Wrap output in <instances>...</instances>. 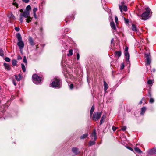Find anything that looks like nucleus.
I'll list each match as a JSON object with an SVG mask.
<instances>
[{
	"instance_id": "obj_2",
	"label": "nucleus",
	"mask_w": 156,
	"mask_h": 156,
	"mask_svg": "<svg viewBox=\"0 0 156 156\" xmlns=\"http://www.w3.org/2000/svg\"><path fill=\"white\" fill-rule=\"evenodd\" d=\"M51 85L53 87L59 88L61 87V81L59 79H55Z\"/></svg>"
},
{
	"instance_id": "obj_36",
	"label": "nucleus",
	"mask_w": 156,
	"mask_h": 156,
	"mask_svg": "<svg viewBox=\"0 0 156 156\" xmlns=\"http://www.w3.org/2000/svg\"><path fill=\"white\" fill-rule=\"evenodd\" d=\"M147 83L148 84H151L153 83V81L152 80H148Z\"/></svg>"
},
{
	"instance_id": "obj_53",
	"label": "nucleus",
	"mask_w": 156,
	"mask_h": 156,
	"mask_svg": "<svg viewBox=\"0 0 156 156\" xmlns=\"http://www.w3.org/2000/svg\"><path fill=\"white\" fill-rule=\"evenodd\" d=\"M13 83L15 86H16V83L15 82L14 80L13 81Z\"/></svg>"
},
{
	"instance_id": "obj_11",
	"label": "nucleus",
	"mask_w": 156,
	"mask_h": 156,
	"mask_svg": "<svg viewBox=\"0 0 156 156\" xmlns=\"http://www.w3.org/2000/svg\"><path fill=\"white\" fill-rule=\"evenodd\" d=\"M72 151L75 154H77L78 153V149L77 147H74L72 148Z\"/></svg>"
},
{
	"instance_id": "obj_41",
	"label": "nucleus",
	"mask_w": 156,
	"mask_h": 156,
	"mask_svg": "<svg viewBox=\"0 0 156 156\" xmlns=\"http://www.w3.org/2000/svg\"><path fill=\"white\" fill-rule=\"evenodd\" d=\"M15 29L16 31H19L20 30V28L18 27H15Z\"/></svg>"
},
{
	"instance_id": "obj_59",
	"label": "nucleus",
	"mask_w": 156,
	"mask_h": 156,
	"mask_svg": "<svg viewBox=\"0 0 156 156\" xmlns=\"http://www.w3.org/2000/svg\"><path fill=\"white\" fill-rule=\"evenodd\" d=\"M65 31H68V29H65Z\"/></svg>"
},
{
	"instance_id": "obj_15",
	"label": "nucleus",
	"mask_w": 156,
	"mask_h": 156,
	"mask_svg": "<svg viewBox=\"0 0 156 156\" xmlns=\"http://www.w3.org/2000/svg\"><path fill=\"white\" fill-rule=\"evenodd\" d=\"M91 135L94 136V140H96L97 139V136L96 132L95 130H94L93 132Z\"/></svg>"
},
{
	"instance_id": "obj_9",
	"label": "nucleus",
	"mask_w": 156,
	"mask_h": 156,
	"mask_svg": "<svg viewBox=\"0 0 156 156\" xmlns=\"http://www.w3.org/2000/svg\"><path fill=\"white\" fill-rule=\"evenodd\" d=\"M8 17L11 20H14L15 17L12 13H10L8 15Z\"/></svg>"
},
{
	"instance_id": "obj_52",
	"label": "nucleus",
	"mask_w": 156,
	"mask_h": 156,
	"mask_svg": "<svg viewBox=\"0 0 156 156\" xmlns=\"http://www.w3.org/2000/svg\"><path fill=\"white\" fill-rule=\"evenodd\" d=\"M127 148L132 151H133V149L132 148H131L130 147H127Z\"/></svg>"
},
{
	"instance_id": "obj_13",
	"label": "nucleus",
	"mask_w": 156,
	"mask_h": 156,
	"mask_svg": "<svg viewBox=\"0 0 156 156\" xmlns=\"http://www.w3.org/2000/svg\"><path fill=\"white\" fill-rule=\"evenodd\" d=\"M148 153L150 154H156V148H154L153 149L150 150Z\"/></svg>"
},
{
	"instance_id": "obj_44",
	"label": "nucleus",
	"mask_w": 156,
	"mask_h": 156,
	"mask_svg": "<svg viewBox=\"0 0 156 156\" xmlns=\"http://www.w3.org/2000/svg\"><path fill=\"white\" fill-rule=\"evenodd\" d=\"M79 58H80L79 54V53H77V59L78 60H79Z\"/></svg>"
},
{
	"instance_id": "obj_40",
	"label": "nucleus",
	"mask_w": 156,
	"mask_h": 156,
	"mask_svg": "<svg viewBox=\"0 0 156 156\" xmlns=\"http://www.w3.org/2000/svg\"><path fill=\"white\" fill-rule=\"evenodd\" d=\"M124 20H125V23H128L129 22V20L128 19H126L125 18H124Z\"/></svg>"
},
{
	"instance_id": "obj_58",
	"label": "nucleus",
	"mask_w": 156,
	"mask_h": 156,
	"mask_svg": "<svg viewBox=\"0 0 156 156\" xmlns=\"http://www.w3.org/2000/svg\"><path fill=\"white\" fill-rule=\"evenodd\" d=\"M153 71L154 72H155V69H153Z\"/></svg>"
},
{
	"instance_id": "obj_27",
	"label": "nucleus",
	"mask_w": 156,
	"mask_h": 156,
	"mask_svg": "<svg viewBox=\"0 0 156 156\" xmlns=\"http://www.w3.org/2000/svg\"><path fill=\"white\" fill-rule=\"evenodd\" d=\"M21 68H22V69L23 71V72H25L26 70V69L25 67V66L22 63L21 64Z\"/></svg>"
},
{
	"instance_id": "obj_43",
	"label": "nucleus",
	"mask_w": 156,
	"mask_h": 156,
	"mask_svg": "<svg viewBox=\"0 0 156 156\" xmlns=\"http://www.w3.org/2000/svg\"><path fill=\"white\" fill-rule=\"evenodd\" d=\"M73 87V84H71L69 86V87L70 89H72Z\"/></svg>"
},
{
	"instance_id": "obj_19",
	"label": "nucleus",
	"mask_w": 156,
	"mask_h": 156,
	"mask_svg": "<svg viewBox=\"0 0 156 156\" xmlns=\"http://www.w3.org/2000/svg\"><path fill=\"white\" fill-rule=\"evenodd\" d=\"M146 110V108L145 107H144L141 108V112H140L141 115H143Z\"/></svg>"
},
{
	"instance_id": "obj_29",
	"label": "nucleus",
	"mask_w": 156,
	"mask_h": 156,
	"mask_svg": "<svg viewBox=\"0 0 156 156\" xmlns=\"http://www.w3.org/2000/svg\"><path fill=\"white\" fill-rule=\"evenodd\" d=\"M23 17H24L21 15L20 14V20L21 23H22L23 22V20L24 19Z\"/></svg>"
},
{
	"instance_id": "obj_28",
	"label": "nucleus",
	"mask_w": 156,
	"mask_h": 156,
	"mask_svg": "<svg viewBox=\"0 0 156 156\" xmlns=\"http://www.w3.org/2000/svg\"><path fill=\"white\" fill-rule=\"evenodd\" d=\"M69 53L67 54L68 56H71L73 55V50L70 49L69 51Z\"/></svg>"
},
{
	"instance_id": "obj_30",
	"label": "nucleus",
	"mask_w": 156,
	"mask_h": 156,
	"mask_svg": "<svg viewBox=\"0 0 156 156\" xmlns=\"http://www.w3.org/2000/svg\"><path fill=\"white\" fill-rule=\"evenodd\" d=\"M4 55L3 51L1 48H0V56L3 57Z\"/></svg>"
},
{
	"instance_id": "obj_32",
	"label": "nucleus",
	"mask_w": 156,
	"mask_h": 156,
	"mask_svg": "<svg viewBox=\"0 0 156 156\" xmlns=\"http://www.w3.org/2000/svg\"><path fill=\"white\" fill-rule=\"evenodd\" d=\"M37 8H34L33 10V14L36 13V12L37 11Z\"/></svg>"
},
{
	"instance_id": "obj_54",
	"label": "nucleus",
	"mask_w": 156,
	"mask_h": 156,
	"mask_svg": "<svg viewBox=\"0 0 156 156\" xmlns=\"http://www.w3.org/2000/svg\"><path fill=\"white\" fill-rule=\"evenodd\" d=\"M93 112H90V116H91L92 115Z\"/></svg>"
},
{
	"instance_id": "obj_42",
	"label": "nucleus",
	"mask_w": 156,
	"mask_h": 156,
	"mask_svg": "<svg viewBox=\"0 0 156 156\" xmlns=\"http://www.w3.org/2000/svg\"><path fill=\"white\" fill-rule=\"evenodd\" d=\"M124 65L123 63H122V65H121V67H120V69H124Z\"/></svg>"
},
{
	"instance_id": "obj_14",
	"label": "nucleus",
	"mask_w": 156,
	"mask_h": 156,
	"mask_svg": "<svg viewBox=\"0 0 156 156\" xmlns=\"http://www.w3.org/2000/svg\"><path fill=\"white\" fill-rule=\"evenodd\" d=\"M3 65L6 69L8 70H10V67L8 64L5 63Z\"/></svg>"
},
{
	"instance_id": "obj_6",
	"label": "nucleus",
	"mask_w": 156,
	"mask_h": 156,
	"mask_svg": "<svg viewBox=\"0 0 156 156\" xmlns=\"http://www.w3.org/2000/svg\"><path fill=\"white\" fill-rule=\"evenodd\" d=\"M32 78L33 82L35 84L38 83L41 81V77L36 74L33 75Z\"/></svg>"
},
{
	"instance_id": "obj_60",
	"label": "nucleus",
	"mask_w": 156,
	"mask_h": 156,
	"mask_svg": "<svg viewBox=\"0 0 156 156\" xmlns=\"http://www.w3.org/2000/svg\"><path fill=\"white\" fill-rule=\"evenodd\" d=\"M37 22H35V23H34V24L36 25H37Z\"/></svg>"
},
{
	"instance_id": "obj_31",
	"label": "nucleus",
	"mask_w": 156,
	"mask_h": 156,
	"mask_svg": "<svg viewBox=\"0 0 156 156\" xmlns=\"http://www.w3.org/2000/svg\"><path fill=\"white\" fill-rule=\"evenodd\" d=\"M23 62L26 64H27V60L26 59V56H24L23 57Z\"/></svg>"
},
{
	"instance_id": "obj_3",
	"label": "nucleus",
	"mask_w": 156,
	"mask_h": 156,
	"mask_svg": "<svg viewBox=\"0 0 156 156\" xmlns=\"http://www.w3.org/2000/svg\"><path fill=\"white\" fill-rule=\"evenodd\" d=\"M145 9L146 11L143 13L141 16V20H146L149 17V15L151 12V9L149 7H147Z\"/></svg>"
},
{
	"instance_id": "obj_16",
	"label": "nucleus",
	"mask_w": 156,
	"mask_h": 156,
	"mask_svg": "<svg viewBox=\"0 0 156 156\" xmlns=\"http://www.w3.org/2000/svg\"><path fill=\"white\" fill-rule=\"evenodd\" d=\"M110 25L112 29H113L115 30H116V28L115 27V24L113 21L111 22Z\"/></svg>"
},
{
	"instance_id": "obj_10",
	"label": "nucleus",
	"mask_w": 156,
	"mask_h": 156,
	"mask_svg": "<svg viewBox=\"0 0 156 156\" xmlns=\"http://www.w3.org/2000/svg\"><path fill=\"white\" fill-rule=\"evenodd\" d=\"M104 87L105 92H107V90L108 88V85L105 81H104Z\"/></svg>"
},
{
	"instance_id": "obj_7",
	"label": "nucleus",
	"mask_w": 156,
	"mask_h": 156,
	"mask_svg": "<svg viewBox=\"0 0 156 156\" xmlns=\"http://www.w3.org/2000/svg\"><path fill=\"white\" fill-rule=\"evenodd\" d=\"M145 55L146 58V66L147 67L148 66H150V63L151 62V58L150 55L148 54H145Z\"/></svg>"
},
{
	"instance_id": "obj_57",
	"label": "nucleus",
	"mask_w": 156,
	"mask_h": 156,
	"mask_svg": "<svg viewBox=\"0 0 156 156\" xmlns=\"http://www.w3.org/2000/svg\"><path fill=\"white\" fill-rule=\"evenodd\" d=\"M142 103V101H141L140 102H139V104H141Z\"/></svg>"
},
{
	"instance_id": "obj_47",
	"label": "nucleus",
	"mask_w": 156,
	"mask_h": 156,
	"mask_svg": "<svg viewBox=\"0 0 156 156\" xmlns=\"http://www.w3.org/2000/svg\"><path fill=\"white\" fill-rule=\"evenodd\" d=\"M118 20V18L116 16H115V22L117 23Z\"/></svg>"
},
{
	"instance_id": "obj_18",
	"label": "nucleus",
	"mask_w": 156,
	"mask_h": 156,
	"mask_svg": "<svg viewBox=\"0 0 156 156\" xmlns=\"http://www.w3.org/2000/svg\"><path fill=\"white\" fill-rule=\"evenodd\" d=\"M106 118V116L105 115H103L101 117V119L100 120V125H101L103 122L104 121V120H105V119Z\"/></svg>"
},
{
	"instance_id": "obj_50",
	"label": "nucleus",
	"mask_w": 156,
	"mask_h": 156,
	"mask_svg": "<svg viewBox=\"0 0 156 156\" xmlns=\"http://www.w3.org/2000/svg\"><path fill=\"white\" fill-rule=\"evenodd\" d=\"M13 4L14 5L16 6V7H18V5L17 3L16 2L13 3Z\"/></svg>"
},
{
	"instance_id": "obj_26",
	"label": "nucleus",
	"mask_w": 156,
	"mask_h": 156,
	"mask_svg": "<svg viewBox=\"0 0 156 156\" xmlns=\"http://www.w3.org/2000/svg\"><path fill=\"white\" fill-rule=\"evenodd\" d=\"M17 61L16 60H13L12 61V64L13 66H16L17 65Z\"/></svg>"
},
{
	"instance_id": "obj_38",
	"label": "nucleus",
	"mask_w": 156,
	"mask_h": 156,
	"mask_svg": "<svg viewBox=\"0 0 156 156\" xmlns=\"http://www.w3.org/2000/svg\"><path fill=\"white\" fill-rule=\"evenodd\" d=\"M154 100L153 98H150V103H153L154 102Z\"/></svg>"
},
{
	"instance_id": "obj_17",
	"label": "nucleus",
	"mask_w": 156,
	"mask_h": 156,
	"mask_svg": "<svg viewBox=\"0 0 156 156\" xmlns=\"http://www.w3.org/2000/svg\"><path fill=\"white\" fill-rule=\"evenodd\" d=\"M131 28L132 29V30L133 31H134L136 32H137L138 31V30L137 29L135 25L134 24H133L132 25V27Z\"/></svg>"
},
{
	"instance_id": "obj_37",
	"label": "nucleus",
	"mask_w": 156,
	"mask_h": 156,
	"mask_svg": "<svg viewBox=\"0 0 156 156\" xmlns=\"http://www.w3.org/2000/svg\"><path fill=\"white\" fill-rule=\"evenodd\" d=\"M94 109V105H93L91 108L90 112H93Z\"/></svg>"
},
{
	"instance_id": "obj_25",
	"label": "nucleus",
	"mask_w": 156,
	"mask_h": 156,
	"mask_svg": "<svg viewBox=\"0 0 156 156\" xmlns=\"http://www.w3.org/2000/svg\"><path fill=\"white\" fill-rule=\"evenodd\" d=\"M31 7L30 5H28L27 6L26 8V10L25 11H28V12H30V10L31 9Z\"/></svg>"
},
{
	"instance_id": "obj_8",
	"label": "nucleus",
	"mask_w": 156,
	"mask_h": 156,
	"mask_svg": "<svg viewBox=\"0 0 156 156\" xmlns=\"http://www.w3.org/2000/svg\"><path fill=\"white\" fill-rule=\"evenodd\" d=\"M21 15L24 17L27 18H28V16H30V12H28V11H24L23 13H20Z\"/></svg>"
},
{
	"instance_id": "obj_56",
	"label": "nucleus",
	"mask_w": 156,
	"mask_h": 156,
	"mask_svg": "<svg viewBox=\"0 0 156 156\" xmlns=\"http://www.w3.org/2000/svg\"><path fill=\"white\" fill-rule=\"evenodd\" d=\"M114 39H112L111 41V43H112Z\"/></svg>"
},
{
	"instance_id": "obj_21",
	"label": "nucleus",
	"mask_w": 156,
	"mask_h": 156,
	"mask_svg": "<svg viewBox=\"0 0 156 156\" xmlns=\"http://www.w3.org/2000/svg\"><path fill=\"white\" fill-rule=\"evenodd\" d=\"M95 141L94 140V141H89L88 143V144L89 146H92L94 145L95 144Z\"/></svg>"
},
{
	"instance_id": "obj_39",
	"label": "nucleus",
	"mask_w": 156,
	"mask_h": 156,
	"mask_svg": "<svg viewBox=\"0 0 156 156\" xmlns=\"http://www.w3.org/2000/svg\"><path fill=\"white\" fill-rule=\"evenodd\" d=\"M126 127L124 126H123L122 127L121 129L122 130L124 131H125L126 129Z\"/></svg>"
},
{
	"instance_id": "obj_35",
	"label": "nucleus",
	"mask_w": 156,
	"mask_h": 156,
	"mask_svg": "<svg viewBox=\"0 0 156 156\" xmlns=\"http://www.w3.org/2000/svg\"><path fill=\"white\" fill-rule=\"evenodd\" d=\"M122 9L125 11H126L127 10V6H124L122 7Z\"/></svg>"
},
{
	"instance_id": "obj_61",
	"label": "nucleus",
	"mask_w": 156,
	"mask_h": 156,
	"mask_svg": "<svg viewBox=\"0 0 156 156\" xmlns=\"http://www.w3.org/2000/svg\"><path fill=\"white\" fill-rule=\"evenodd\" d=\"M40 30L41 31H42V28H41L40 29Z\"/></svg>"
},
{
	"instance_id": "obj_1",
	"label": "nucleus",
	"mask_w": 156,
	"mask_h": 156,
	"mask_svg": "<svg viewBox=\"0 0 156 156\" xmlns=\"http://www.w3.org/2000/svg\"><path fill=\"white\" fill-rule=\"evenodd\" d=\"M16 36L18 41L17 44L19 46L20 52H21V50L23 48L24 46V43L22 41V37L19 33H17Z\"/></svg>"
},
{
	"instance_id": "obj_24",
	"label": "nucleus",
	"mask_w": 156,
	"mask_h": 156,
	"mask_svg": "<svg viewBox=\"0 0 156 156\" xmlns=\"http://www.w3.org/2000/svg\"><path fill=\"white\" fill-rule=\"evenodd\" d=\"M29 41L30 44L31 45H34V41H33V40L32 37H30L29 38Z\"/></svg>"
},
{
	"instance_id": "obj_33",
	"label": "nucleus",
	"mask_w": 156,
	"mask_h": 156,
	"mask_svg": "<svg viewBox=\"0 0 156 156\" xmlns=\"http://www.w3.org/2000/svg\"><path fill=\"white\" fill-rule=\"evenodd\" d=\"M135 150L138 152H141L140 149H138L137 147H135L134 148Z\"/></svg>"
},
{
	"instance_id": "obj_46",
	"label": "nucleus",
	"mask_w": 156,
	"mask_h": 156,
	"mask_svg": "<svg viewBox=\"0 0 156 156\" xmlns=\"http://www.w3.org/2000/svg\"><path fill=\"white\" fill-rule=\"evenodd\" d=\"M34 15V18H35V19H37V15H36V13H35V14H33Z\"/></svg>"
},
{
	"instance_id": "obj_55",
	"label": "nucleus",
	"mask_w": 156,
	"mask_h": 156,
	"mask_svg": "<svg viewBox=\"0 0 156 156\" xmlns=\"http://www.w3.org/2000/svg\"><path fill=\"white\" fill-rule=\"evenodd\" d=\"M20 12H21L23 13V10L22 9H21L20 10Z\"/></svg>"
},
{
	"instance_id": "obj_22",
	"label": "nucleus",
	"mask_w": 156,
	"mask_h": 156,
	"mask_svg": "<svg viewBox=\"0 0 156 156\" xmlns=\"http://www.w3.org/2000/svg\"><path fill=\"white\" fill-rule=\"evenodd\" d=\"M88 134L87 133L85 134L82 135V136H81L80 137V139H83L85 138H86L88 136Z\"/></svg>"
},
{
	"instance_id": "obj_5",
	"label": "nucleus",
	"mask_w": 156,
	"mask_h": 156,
	"mask_svg": "<svg viewBox=\"0 0 156 156\" xmlns=\"http://www.w3.org/2000/svg\"><path fill=\"white\" fill-rule=\"evenodd\" d=\"M102 114V112H95L94 113L92 117V119L95 121L98 120L100 118Z\"/></svg>"
},
{
	"instance_id": "obj_45",
	"label": "nucleus",
	"mask_w": 156,
	"mask_h": 156,
	"mask_svg": "<svg viewBox=\"0 0 156 156\" xmlns=\"http://www.w3.org/2000/svg\"><path fill=\"white\" fill-rule=\"evenodd\" d=\"M117 128V127L113 126L112 127V130L114 131H115L116 130Z\"/></svg>"
},
{
	"instance_id": "obj_4",
	"label": "nucleus",
	"mask_w": 156,
	"mask_h": 156,
	"mask_svg": "<svg viewBox=\"0 0 156 156\" xmlns=\"http://www.w3.org/2000/svg\"><path fill=\"white\" fill-rule=\"evenodd\" d=\"M128 48L127 47H126L125 48L124 55L127 64H130L129 59V54L128 52Z\"/></svg>"
},
{
	"instance_id": "obj_51",
	"label": "nucleus",
	"mask_w": 156,
	"mask_h": 156,
	"mask_svg": "<svg viewBox=\"0 0 156 156\" xmlns=\"http://www.w3.org/2000/svg\"><path fill=\"white\" fill-rule=\"evenodd\" d=\"M119 9H120V11L121 12H122V6H121V5L119 6Z\"/></svg>"
},
{
	"instance_id": "obj_34",
	"label": "nucleus",
	"mask_w": 156,
	"mask_h": 156,
	"mask_svg": "<svg viewBox=\"0 0 156 156\" xmlns=\"http://www.w3.org/2000/svg\"><path fill=\"white\" fill-rule=\"evenodd\" d=\"M5 61L9 62L10 61V59L8 57H6L5 58Z\"/></svg>"
},
{
	"instance_id": "obj_12",
	"label": "nucleus",
	"mask_w": 156,
	"mask_h": 156,
	"mask_svg": "<svg viewBox=\"0 0 156 156\" xmlns=\"http://www.w3.org/2000/svg\"><path fill=\"white\" fill-rule=\"evenodd\" d=\"M14 76L15 79L17 81H20L22 78L21 75L20 74H19L18 75H15Z\"/></svg>"
},
{
	"instance_id": "obj_23",
	"label": "nucleus",
	"mask_w": 156,
	"mask_h": 156,
	"mask_svg": "<svg viewBox=\"0 0 156 156\" xmlns=\"http://www.w3.org/2000/svg\"><path fill=\"white\" fill-rule=\"evenodd\" d=\"M26 18L27 19H26V20L27 22L29 23L30 22H31L33 18L29 16L28 18Z\"/></svg>"
},
{
	"instance_id": "obj_20",
	"label": "nucleus",
	"mask_w": 156,
	"mask_h": 156,
	"mask_svg": "<svg viewBox=\"0 0 156 156\" xmlns=\"http://www.w3.org/2000/svg\"><path fill=\"white\" fill-rule=\"evenodd\" d=\"M121 55V52L120 51H116L115 53V55L116 57H120Z\"/></svg>"
},
{
	"instance_id": "obj_48",
	"label": "nucleus",
	"mask_w": 156,
	"mask_h": 156,
	"mask_svg": "<svg viewBox=\"0 0 156 156\" xmlns=\"http://www.w3.org/2000/svg\"><path fill=\"white\" fill-rule=\"evenodd\" d=\"M22 1L25 3H28L29 2V0H22Z\"/></svg>"
},
{
	"instance_id": "obj_49",
	"label": "nucleus",
	"mask_w": 156,
	"mask_h": 156,
	"mask_svg": "<svg viewBox=\"0 0 156 156\" xmlns=\"http://www.w3.org/2000/svg\"><path fill=\"white\" fill-rule=\"evenodd\" d=\"M22 59V58L21 57V56H20V55H18V56H17V59L18 60H20Z\"/></svg>"
}]
</instances>
